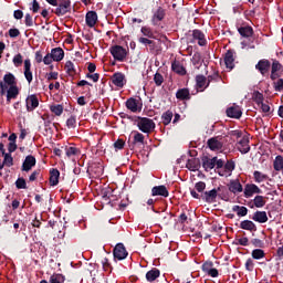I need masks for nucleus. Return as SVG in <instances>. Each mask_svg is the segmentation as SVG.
Wrapping results in <instances>:
<instances>
[{
    "label": "nucleus",
    "mask_w": 283,
    "mask_h": 283,
    "mask_svg": "<svg viewBox=\"0 0 283 283\" xmlns=\"http://www.w3.org/2000/svg\"><path fill=\"white\" fill-rule=\"evenodd\" d=\"M138 42L142 43V45H148L150 52L156 50V42L149 38H139Z\"/></svg>",
    "instance_id": "39"
},
{
    "label": "nucleus",
    "mask_w": 283,
    "mask_h": 283,
    "mask_svg": "<svg viewBox=\"0 0 283 283\" xmlns=\"http://www.w3.org/2000/svg\"><path fill=\"white\" fill-rule=\"evenodd\" d=\"M66 127L69 129H76V117L71 115L70 118L66 119Z\"/></svg>",
    "instance_id": "52"
},
{
    "label": "nucleus",
    "mask_w": 283,
    "mask_h": 283,
    "mask_svg": "<svg viewBox=\"0 0 283 283\" xmlns=\"http://www.w3.org/2000/svg\"><path fill=\"white\" fill-rule=\"evenodd\" d=\"M273 87L275 92H283V78H276L273 82Z\"/></svg>",
    "instance_id": "53"
},
{
    "label": "nucleus",
    "mask_w": 283,
    "mask_h": 283,
    "mask_svg": "<svg viewBox=\"0 0 283 283\" xmlns=\"http://www.w3.org/2000/svg\"><path fill=\"white\" fill-rule=\"evenodd\" d=\"M253 177H254L255 182H264V180H269V175L262 174L259 170H255L253 172Z\"/></svg>",
    "instance_id": "47"
},
{
    "label": "nucleus",
    "mask_w": 283,
    "mask_h": 283,
    "mask_svg": "<svg viewBox=\"0 0 283 283\" xmlns=\"http://www.w3.org/2000/svg\"><path fill=\"white\" fill-rule=\"evenodd\" d=\"M112 193H114V189L106 188L102 191V200L106 202V205H112Z\"/></svg>",
    "instance_id": "38"
},
{
    "label": "nucleus",
    "mask_w": 283,
    "mask_h": 283,
    "mask_svg": "<svg viewBox=\"0 0 283 283\" xmlns=\"http://www.w3.org/2000/svg\"><path fill=\"white\" fill-rule=\"evenodd\" d=\"M4 159H3V167H12V165H14V158H12L11 153H7L3 155Z\"/></svg>",
    "instance_id": "49"
},
{
    "label": "nucleus",
    "mask_w": 283,
    "mask_h": 283,
    "mask_svg": "<svg viewBox=\"0 0 283 283\" xmlns=\"http://www.w3.org/2000/svg\"><path fill=\"white\" fill-rule=\"evenodd\" d=\"M3 81H4L3 84L7 86L9 85V87L17 85V77L12 73H7L3 76Z\"/></svg>",
    "instance_id": "36"
},
{
    "label": "nucleus",
    "mask_w": 283,
    "mask_h": 283,
    "mask_svg": "<svg viewBox=\"0 0 283 283\" xmlns=\"http://www.w3.org/2000/svg\"><path fill=\"white\" fill-rule=\"evenodd\" d=\"M160 277V270L153 268L150 271L146 273L147 282H156Z\"/></svg>",
    "instance_id": "32"
},
{
    "label": "nucleus",
    "mask_w": 283,
    "mask_h": 283,
    "mask_svg": "<svg viewBox=\"0 0 283 283\" xmlns=\"http://www.w3.org/2000/svg\"><path fill=\"white\" fill-rule=\"evenodd\" d=\"M238 53L234 50H228L224 54V65L227 70H233L235 67V57Z\"/></svg>",
    "instance_id": "8"
},
{
    "label": "nucleus",
    "mask_w": 283,
    "mask_h": 283,
    "mask_svg": "<svg viewBox=\"0 0 283 283\" xmlns=\"http://www.w3.org/2000/svg\"><path fill=\"white\" fill-rule=\"evenodd\" d=\"M61 176V172L59 171V169L53 168L50 170V185L51 187H56V185H59V178Z\"/></svg>",
    "instance_id": "31"
},
{
    "label": "nucleus",
    "mask_w": 283,
    "mask_h": 283,
    "mask_svg": "<svg viewBox=\"0 0 283 283\" xmlns=\"http://www.w3.org/2000/svg\"><path fill=\"white\" fill-rule=\"evenodd\" d=\"M238 149L241 154H249L251 151V146H249V138L242 137L238 143Z\"/></svg>",
    "instance_id": "23"
},
{
    "label": "nucleus",
    "mask_w": 283,
    "mask_h": 283,
    "mask_svg": "<svg viewBox=\"0 0 283 283\" xmlns=\"http://www.w3.org/2000/svg\"><path fill=\"white\" fill-rule=\"evenodd\" d=\"M154 82L157 85V87H160V85H163V83H165V77L163 76V74L157 72L154 75Z\"/></svg>",
    "instance_id": "55"
},
{
    "label": "nucleus",
    "mask_w": 283,
    "mask_h": 283,
    "mask_svg": "<svg viewBox=\"0 0 283 283\" xmlns=\"http://www.w3.org/2000/svg\"><path fill=\"white\" fill-rule=\"evenodd\" d=\"M259 107L263 112V114H266V116H270V114H271V106H269V104L262 102V104H260Z\"/></svg>",
    "instance_id": "60"
},
{
    "label": "nucleus",
    "mask_w": 283,
    "mask_h": 283,
    "mask_svg": "<svg viewBox=\"0 0 283 283\" xmlns=\"http://www.w3.org/2000/svg\"><path fill=\"white\" fill-rule=\"evenodd\" d=\"M36 165V158L32 155L25 157L22 164V171H30Z\"/></svg>",
    "instance_id": "21"
},
{
    "label": "nucleus",
    "mask_w": 283,
    "mask_h": 283,
    "mask_svg": "<svg viewBox=\"0 0 283 283\" xmlns=\"http://www.w3.org/2000/svg\"><path fill=\"white\" fill-rule=\"evenodd\" d=\"M137 127L143 134H151L156 129V123L149 117H137Z\"/></svg>",
    "instance_id": "1"
},
{
    "label": "nucleus",
    "mask_w": 283,
    "mask_h": 283,
    "mask_svg": "<svg viewBox=\"0 0 283 283\" xmlns=\"http://www.w3.org/2000/svg\"><path fill=\"white\" fill-rule=\"evenodd\" d=\"M176 98L178 101H191V93L189 92V88H179L176 92Z\"/></svg>",
    "instance_id": "24"
},
{
    "label": "nucleus",
    "mask_w": 283,
    "mask_h": 283,
    "mask_svg": "<svg viewBox=\"0 0 283 283\" xmlns=\"http://www.w3.org/2000/svg\"><path fill=\"white\" fill-rule=\"evenodd\" d=\"M171 70L175 74H179V76H185L187 74V69H185L179 61L172 62Z\"/></svg>",
    "instance_id": "30"
},
{
    "label": "nucleus",
    "mask_w": 283,
    "mask_h": 283,
    "mask_svg": "<svg viewBox=\"0 0 283 283\" xmlns=\"http://www.w3.org/2000/svg\"><path fill=\"white\" fill-rule=\"evenodd\" d=\"M145 145V135L134 132L133 145Z\"/></svg>",
    "instance_id": "44"
},
{
    "label": "nucleus",
    "mask_w": 283,
    "mask_h": 283,
    "mask_svg": "<svg viewBox=\"0 0 283 283\" xmlns=\"http://www.w3.org/2000/svg\"><path fill=\"white\" fill-rule=\"evenodd\" d=\"M207 83L208 80L205 75H197L196 76V85H197V90H200V92H205V90H207Z\"/></svg>",
    "instance_id": "28"
},
{
    "label": "nucleus",
    "mask_w": 283,
    "mask_h": 283,
    "mask_svg": "<svg viewBox=\"0 0 283 283\" xmlns=\"http://www.w3.org/2000/svg\"><path fill=\"white\" fill-rule=\"evenodd\" d=\"M109 53L112 54V56L115 61L123 63V62H125V59H127V54H129V50L125 49L118 44H115L109 48Z\"/></svg>",
    "instance_id": "2"
},
{
    "label": "nucleus",
    "mask_w": 283,
    "mask_h": 283,
    "mask_svg": "<svg viewBox=\"0 0 283 283\" xmlns=\"http://www.w3.org/2000/svg\"><path fill=\"white\" fill-rule=\"evenodd\" d=\"M167 17V10L163 7H158L156 11L153 12L151 25H160V22L165 21Z\"/></svg>",
    "instance_id": "5"
},
{
    "label": "nucleus",
    "mask_w": 283,
    "mask_h": 283,
    "mask_svg": "<svg viewBox=\"0 0 283 283\" xmlns=\"http://www.w3.org/2000/svg\"><path fill=\"white\" fill-rule=\"evenodd\" d=\"M255 193H262V189L255 184H247L243 190L244 198H253Z\"/></svg>",
    "instance_id": "10"
},
{
    "label": "nucleus",
    "mask_w": 283,
    "mask_h": 283,
    "mask_svg": "<svg viewBox=\"0 0 283 283\" xmlns=\"http://www.w3.org/2000/svg\"><path fill=\"white\" fill-rule=\"evenodd\" d=\"M252 101L260 107L262 103H264V94H262L260 91H254L252 94Z\"/></svg>",
    "instance_id": "42"
},
{
    "label": "nucleus",
    "mask_w": 283,
    "mask_h": 283,
    "mask_svg": "<svg viewBox=\"0 0 283 283\" xmlns=\"http://www.w3.org/2000/svg\"><path fill=\"white\" fill-rule=\"evenodd\" d=\"M273 167L275 171H283V157L281 155H277L275 157V160L273 163Z\"/></svg>",
    "instance_id": "45"
},
{
    "label": "nucleus",
    "mask_w": 283,
    "mask_h": 283,
    "mask_svg": "<svg viewBox=\"0 0 283 283\" xmlns=\"http://www.w3.org/2000/svg\"><path fill=\"white\" fill-rule=\"evenodd\" d=\"M232 211L237 212L239 218H244L249 213V209L244 206H233Z\"/></svg>",
    "instance_id": "40"
},
{
    "label": "nucleus",
    "mask_w": 283,
    "mask_h": 283,
    "mask_svg": "<svg viewBox=\"0 0 283 283\" xmlns=\"http://www.w3.org/2000/svg\"><path fill=\"white\" fill-rule=\"evenodd\" d=\"M151 196H161L163 198H169V190H167V186H155L151 189Z\"/></svg>",
    "instance_id": "18"
},
{
    "label": "nucleus",
    "mask_w": 283,
    "mask_h": 283,
    "mask_svg": "<svg viewBox=\"0 0 283 283\" xmlns=\"http://www.w3.org/2000/svg\"><path fill=\"white\" fill-rule=\"evenodd\" d=\"M240 229H243L244 231L255 232L258 231V226H255L254 222L251 220H243L240 223Z\"/></svg>",
    "instance_id": "29"
},
{
    "label": "nucleus",
    "mask_w": 283,
    "mask_h": 283,
    "mask_svg": "<svg viewBox=\"0 0 283 283\" xmlns=\"http://www.w3.org/2000/svg\"><path fill=\"white\" fill-rule=\"evenodd\" d=\"M63 105L62 104H53L50 106V112L54 114L55 116H62L63 115Z\"/></svg>",
    "instance_id": "43"
},
{
    "label": "nucleus",
    "mask_w": 283,
    "mask_h": 283,
    "mask_svg": "<svg viewBox=\"0 0 283 283\" xmlns=\"http://www.w3.org/2000/svg\"><path fill=\"white\" fill-rule=\"evenodd\" d=\"M24 78L30 84L32 83L34 76L32 75V62L30 59L24 60Z\"/></svg>",
    "instance_id": "19"
},
{
    "label": "nucleus",
    "mask_w": 283,
    "mask_h": 283,
    "mask_svg": "<svg viewBox=\"0 0 283 283\" xmlns=\"http://www.w3.org/2000/svg\"><path fill=\"white\" fill-rule=\"evenodd\" d=\"M12 62L14 67H21V65H23V55H21V53L15 54Z\"/></svg>",
    "instance_id": "51"
},
{
    "label": "nucleus",
    "mask_w": 283,
    "mask_h": 283,
    "mask_svg": "<svg viewBox=\"0 0 283 283\" xmlns=\"http://www.w3.org/2000/svg\"><path fill=\"white\" fill-rule=\"evenodd\" d=\"M126 107L129 109V112H133V114H136V112H140V109H143V107H138V99L134 97H129L126 101Z\"/></svg>",
    "instance_id": "22"
},
{
    "label": "nucleus",
    "mask_w": 283,
    "mask_h": 283,
    "mask_svg": "<svg viewBox=\"0 0 283 283\" xmlns=\"http://www.w3.org/2000/svg\"><path fill=\"white\" fill-rule=\"evenodd\" d=\"M24 23L27 28H32V25H34V20L32 19V15L30 13L25 14Z\"/></svg>",
    "instance_id": "61"
},
{
    "label": "nucleus",
    "mask_w": 283,
    "mask_h": 283,
    "mask_svg": "<svg viewBox=\"0 0 283 283\" xmlns=\"http://www.w3.org/2000/svg\"><path fill=\"white\" fill-rule=\"evenodd\" d=\"M238 32L243 39H251V36H253V27H240L238 28Z\"/></svg>",
    "instance_id": "26"
},
{
    "label": "nucleus",
    "mask_w": 283,
    "mask_h": 283,
    "mask_svg": "<svg viewBox=\"0 0 283 283\" xmlns=\"http://www.w3.org/2000/svg\"><path fill=\"white\" fill-rule=\"evenodd\" d=\"M115 149H125V142L123 139H117L114 144H113Z\"/></svg>",
    "instance_id": "63"
},
{
    "label": "nucleus",
    "mask_w": 283,
    "mask_h": 283,
    "mask_svg": "<svg viewBox=\"0 0 283 283\" xmlns=\"http://www.w3.org/2000/svg\"><path fill=\"white\" fill-rule=\"evenodd\" d=\"M201 163L205 171H211V169L216 168V157L210 158L209 156H202Z\"/></svg>",
    "instance_id": "15"
},
{
    "label": "nucleus",
    "mask_w": 283,
    "mask_h": 283,
    "mask_svg": "<svg viewBox=\"0 0 283 283\" xmlns=\"http://www.w3.org/2000/svg\"><path fill=\"white\" fill-rule=\"evenodd\" d=\"M207 146L211 151H220L222 149V142L218 140V137H211L207 142Z\"/></svg>",
    "instance_id": "20"
},
{
    "label": "nucleus",
    "mask_w": 283,
    "mask_h": 283,
    "mask_svg": "<svg viewBox=\"0 0 283 283\" xmlns=\"http://www.w3.org/2000/svg\"><path fill=\"white\" fill-rule=\"evenodd\" d=\"M220 191V187H218V189L213 188L212 190L209 191H205L203 193H201V200H203V202H207L208 205H213V202L217 201L218 199V192Z\"/></svg>",
    "instance_id": "6"
},
{
    "label": "nucleus",
    "mask_w": 283,
    "mask_h": 283,
    "mask_svg": "<svg viewBox=\"0 0 283 283\" xmlns=\"http://www.w3.org/2000/svg\"><path fill=\"white\" fill-rule=\"evenodd\" d=\"M266 198L264 196H255L253 199V205L256 207V209H262L266 205Z\"/></svg>",
    "instance_id": "41"
},
{
    "label": "nucleus",
    "mask_w": 283,
    "mask_h": 283,
    "mask_svg": "<svg viewBox=\"0 0 283 283\" xmlns=\"http://www.w3.org/2000/svg\"><path fill=\"white\" fill-rule=\"evenodd\" d=\"M228 189L231 193H242L244 191V188L242 187V184H240V179H232L228 184Z\"/></svg>",
    "instance_id": "12"
},
{
    "label": "nucleus",
    "mask_w": 283,
    "mask_h": 283,
    "mask_svg": "<svg viewBox=\"0 0 283 283\" xmlns=\"http://www.w3.org/2000/svg\"><path fill=\"white\" fill-rule=\"evenodd\" d=\"M19 96V87L17 85L10 86L7 91V102L10 103L12 98H17Z\"/></svg>",
    "instance_id": "33"
},
{
    "label": "nucleus",
    "mask_w": 283,
    "mask_h": 283,
    "mask_svg": "<svg viewBox=\"0 0 283 283\" xmlns=\"http://www.w3.org/2000/svg\"><path fill=\"white\" fill-rule=\"evenodd\" d=\"M86 25L88 28H94L98 23V14L96 11H88L85 15Z\"/></svg>",
    "instance_id": "17"
},
{
    "label": "nucleus",
    "mask_w": 283,
    "mask_h": 283,
    "mask_svg": "<svg viewBox=\"0 0 283 283\" xmlns=\"http://www.w3.org/2000/svg\"><path fill=\"white\" fill-rule=\"evenodd\" d=\"M253 260H262L266 256V253H264V250L262 249H254L251 253Z\"/></svg>",
    "instance_id": "48"
},
{
    "label": "nucleus",
    "mask_w": 283,
    "mask_h": 283,
    "mask_svg": "<svg viewBox=\"0 0 283 283\" xmlns=\"http://www.w3.org/2000/svg\"><path fill=\"white\" fill-rule=\"evenodd\" d=\"M195 189L196 191H198V193H205V189H207V184L205 181H199L195 185Z\"/></svg>",
    "instance_id": "57"
},
{
    "label": "nucleus",
    "mask_w": 283,
    "mask_h": 283,
    "mask_svg": "<svg viewBox=\"0 0 283 283\" xmlns=\"http://www.w3.org/2000/svg\"><path fill=\"white\" fill-rule=\"evenodd\" d=\"M255 70H258L262 76H266V74H269V70H271V61L266 59L260 60L255 64Z\"/></svg>",
    "instance_id": "9"
},
{
    "label": "nucleus",
    "mask_w": 283,
    "mask_h": 283,
    "mask_svg": "<svg viewBox=\"0 0 283 283\" xmlns=\"http://www.w3.org/2000/svg\"><path fill=\"white\" fill-rule=\"evenodd\" d=\"M17 189H28V184L23 177L18 178L15 181Z\"/></svg>",
    "instance_id": "56"
},
{
    "label": "nucleus",
    "mask_w": 283,
    "mask_h": 283,
    "mask_svg": "<svg viewBox=\"0 0 283 283\" xmlns=\"http://www.w3.org/2000/svg\"><path fill=\"white\" fill-rule=\"evenodd\" d=\"M65 154L67 158H72V156H77L78 148L76 147H65Z\"/></svg>",
    "instance_id": "54"
},
{
    "label": "nucleus",
    "mask_w": 283,
    "mask_h": 283,
    "mask_svg": "<svg viewBox=\"0 0 283 283\" xmlns=\"http://www.w3.org/2000/svg\"><path fill=\"white\" fill-rule=\"evenodd\" d=\"M186 167L189 171H198L200 169V159H188Z\"/></svg>",
    "instance_id": "34"
},
{
    "label": "nucleus",
    "mask_w": 283,
    "mask_h": 283,
    "mask_svg": "<svg viewBox=\"0 0 283 283\" xmlns=\"http://www.w3.org/2000/svg\"><path fill=\"white\" fill-rule=\"evenodd\" d=\"M64 70L69 76H72V77L76 76V66H74L73 61H66L64 65Z\"/></svg>",
    "instance_id": "35"
},
{
    "label": "nucleus",
    "mask_w": 283,
    "mask_h": 283,
    "mask_svg": "<svg viewBox=\"0 0 283 283\" xmlns=\"http://www.w3.org/2000/svg\"><path fill=\"white\" fill-rule=\"evenodd\" d=\"M27 103V112H34L36 107H39V97L36 95L32 94L29 95L25 99Z\"/></svg>",
    "instance_id": "13"
},
{
    "label": "nucleus",
    "mask_w": 283,
    "mask_h": 283,
    "mask_svg": "<svg viewBox=\"0 0 283 283\" xmlns=\"http://www.w3.org/2000/svg\"><path fill=\"white\" fill-rule=\"evenodd\" d=\"M211 269H213V261H206L202 265H201V270L203 271V273H208Z\"/></svg>",
    "instance_id": "58"
},
{
    "label": "nucleus",
    "mask_w": 283,
    "mask_h": 283,
    "mask_svg": "<svg viewBox=\"0 0 283 283\" xmlns=\"http://www.w3.org/2000/svg\"><path fill=\"white\" fill-rule=\"evenodd\" d=\"M112 83L115 85V87H125V84L127 83V80H125V74L122 72H116L112 76Z\"/></svg>",
    "instance_id": "11"
},
{
    "label": "nucleus",
    "mask_w": 283,
    "mask_h": 283,
    "mask_svg": "<svg viewBox=\"0 0 283 283\" xmlns=\"http://www.w3.org/2000/svg\"><path fill=\"white\" fill-rule=\"evenodd\" d=\"M172 118H174V112H171L170 109L164 112L161 115L163 125H165V127H167V125H169L171 123Z\"/></svg>",
    "instance_id": "37"
},
{
    "label": "nucleus",
    "mask_w": 283,
    "mask_h": 283,
    "mask_svg": "<svg viewBox=\"0 0 283 283\" xmlns=\"http://www.w3.org/2000/svg\"><path fill=\"white\" fill-rule=\"evenodd\" d=\"M271 67V74L270 78L271 81H277V78H282L283 75V65L277 60H272Z\"/></svg>",
    "instance_id": "4"
},
{
    "label": "nucleus",
    "mask_w": 283,
    "mask_h": 283,
    "mask_svg": "<svg viewBox=\"0 0 283 283\" xmlns=\"http://www.w3.org/2000/svg\"><path fill=\"white\" fill-rule=\"evenodd\" d=\"M56 9L53 11L56 17H65L67 12H72V1L71 0H57Z\"/></svg>",
    "instance_id": "3"
},
{
    "label": "nucleus",
    "mask_w": 283,
    "mask_h": 283,
    "mask_svg": "<svg viewBox=\"0 0 283 283\" xmlns=\"http://www.w3.org/2000/svg\"><path fill=\"white\" fill-rule=\"evenodd\" d=\"M207 80H208V82H207L206 87H209V85H211L212 81H214V83H218V82L222 81V77H220V74L213 73L212 75H209L207 77Z\"/></svg>",
    "instance_id": "50"
},
{
    "label": "nucleus",
    "mask_w": 283,
    "mask_h": 283,
    "mask_svg": "<svg viewBox=\"0 0 283 283\" xmlns=\"http://www.w3.org/2000/svg\"><path fill=\"white\" fill-rule=\"evenodd\" d=\"M192 38L195 41H198V45L201 48H205L207 45V38L205 36V32H202L200 29H195L192 31Z\"/></svg>",
    "instance_id": "14"
},
{
    "label": "nucleus",
    "mask_w": 283,
    "mask_h": 283,
    "mask_svg": "<svg viewBox=\"0 0 283 283\" xmlns=\"http://www.w3.org/2000/svg\"><path fill=\"white\" fill-rule=\"evenodd\" d=\"M224 169L228 174H231V171H233V169H235V163L227 161V164L224 165Z\"/></svg>",
    "instance_id": "62"
},
{
    "label": "nucleus",
    "mask_w": 283,
    "mask_h": 283,
    "mask_svg": "<svg viewBox=\"0 0 283 283\" xmlns=\"http://www.w3.org/2000/svg\"><path fill=\"white\" fill-rule=\"evenodd\" d=\"M252 220L260 224H264V222H269V217L266 216V211H256L254 212Z\"/></svg>",
    "instance_id": "25"
},
{
    "label": "nucleus",
    "mask_w": 283,
    "mask_h": 283,
    "mask_svg": "<svg viewBox=\"0 0 283 283\" xmlns=\"http://www.w3.org/2000/svg\"><path fill=\"white\" fill-rule=\"evenodd\" d=\"M226 113L229 118H242V108H240V106H230L227 108Z\"/></svg>",
    "instance_id": "16"
},
{
    "label": "nucleus",
    "mask_w": 283,
    "mask_h": 283,
    "mask_svg": "<svg viewBox=\"0 0 283 283\" xmlns=\"http://www.w3.org/2000/svg\"><path fill=\"white\" fill-rule=\"evenodd\" d=\"M254 269H255V263L253 262V259L249 258L245 261V271H249L251 273L253 272Z\"/></svg>",
    "instance_id": "59"
},
{
    "label": "nucleus",
    "mask_w": 283,
    "mask_h": 283,
    "mask_svg": "<svg viewBox=\"0 0 283 283\" xmlns=\"http://www.w3.org/2000/svg\"><path fill=\"white\" fill-rule=\"evenodd\" d=\"M51 56H53V61L56 63L63 61L65 57V51H63L61 48H55L51 50Z\"/></svg>",
    "instance_id": "27"
},
{
    "label": "nucleus",
    "mask_w": 283,
    "mask_h": 283,
    "mask_svg": "<svg viewBox=\"0 0 283 283\" xmlns=\"http://www.w3.org/2000/svg\"><path fill=\"white\" fill-rule=\"evenodd\" d=\"M140 32L144 36H147V39H156L154 30H151L150 27H142Z\"/></svg>",
    "instance_id": "46"
},
{
    "label": "nucleus",
    "mask_w": 283,
    "mask_h": 283,
    "mask_svg": "<svg viewBox=\"0 0 283 283\" xmlns=\"http://www.w3.org/2000/svg\"><path fill=\"white\" fill-rule=\"evenodd\" d=\"M62 282H63V276H61L60 274L52 275L50 277V283H62Z\"/></svg>",
    "instance_id": "64"
},
{
    "label": "nucleus",
    "mask_w": 283,
    "mask_h": 283,
    "mask_svg": "<svg viewBox=\"0 0 283 283\" xmlns=\"http://www.w3.org/2000/svg\"><path fill=\"white\" fill-rule=\"evenodd\" d=\"M113 255L115 260H125L129 253L127 252V249L125 248V244L117 243L113 250Z\"/></svg>",
    "instance_id": "7"
}]
</instances>
